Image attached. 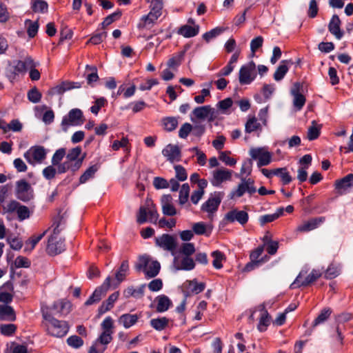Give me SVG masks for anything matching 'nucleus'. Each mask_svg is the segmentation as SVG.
Returning <instances> with one entry per match:
<instances>
[{
	"label": "nucleus",
	"instance_id": "f257e3e1",
	"mask_svg": "<svg viewBox=\"0 0 353 353\" xmlns=\"http://www.w3.org/2000/svg\"><path fill=\"white\" fill-rule=\"evenodd\" d=\"M53 314L43 312V324L48 334L57 338H62L68 334L70 325L67 321L53 317Z\"/></svg>",
	"mask_w": 353,
	"mask_h": 353
},
{
	"label": "nucleus",
	"instance_id": "f03ea898",
	"mask_svg": "<svg viewBox=\"0 0 353 353\" xmlns=\"http://www.w3.org/2000/svg\"><path fill=\"white\" fill-rule=\"evenodd\" d=\"M16 212L19 221H23L30 217L32 212L28 207L21 204L16 200H11L6 206H3L2 214Z\"/></svg>",
	"mask_w": 353,
	"mask_h": 353
},
{
	"label": "nucleus",
	"instance_id": "7ed1b4c3",
	"mask_svg": "<svg viewBox=\"0 0 353 353\" xmlns=\"http://www.w3.org/2000/svg\"><path fill=\"white\" fill-rule=\"evenodd\" d=\"M15 196L19 200L27 203L34 199V190L25 179H20L16 182Z\"/></svg>",
	"mask_w": 353,
	"mask_h": 353
},
{
	"label": "nucleus",
	"instance_id": "20e7f679",
	"mask_svg": "<svg viewBox=\"0 0 353 353\" xmlns=\"http://www.w3.org/2000/svg\"><path fill=\"white\" fill-rule=\"evenodd\" d=\"M84 122L83 112L78 108H74L64 116L61 121V128L66 132L69 126L80 125Z\"/></svg>",
	"mask_w": 353,
	"mask_h": 353
},
{
	"label": "nucleus",
	"instance_id": "39448f33",
	"mask_svg": "<svg viewBox=\"0 0 353 353\" xmlns=\"http://www.w3.org/2000/svg\"><path fill=\"white\" fill-rule=\"evenodd\" d=\"M249 220V214L246 211L239 210L238 208H233L229 210L224 216L222 222L224 225L238 222L244 226Z\"/></svg>",
	"mask_w": 353,
	"mask_h": 353
},
{
	"label": "nucleus",
	"instance_id": "423d86ee",
	"mask_svg": "<svg viewBox=\"0 0 353 353\" xmlns=\"http://www.w3.org/2000/svg\"><path fill=\"white\" fill-rule=\"evenodd\" d=\"M58 236L59 234H52L48 238L46 250L50 256L58 255L65 250V240Z\"/></svg>",
	"mask_w": 353,
	"mask_h": 353
},
{
	"label": "nucleus",
	"instance_id": "0eeeda50",
	"mask_svg": "<svg viewBox=\"0 0 353 353\" xmlns=\"http://www.w3.org/2000/svg\"><path fill=\"white\" fill-rule=\"evenodd\" d=\"M256 65L253 61L241 67L239 73V80L241 85L250 84L256 77Z\"/></svg>",
	"mask_w": 353,
	"mask_h": 353
},
{
	"label": "nucleus",
	"instance_id": "6e6552de",
	"mask_svg": "<svg viewBox=\"0 0 353 353\" xmlns=\"http://www.w3.org/2000/svg\"><path fill=\"white\" fill-rule=\"evenodd\" d=\"M46 154L47 152L43 146L35 145L27 150L23 157L30 164L34 165L35 163H41L46 159Z\"/></svg>",
	"mask_w": 353,
	"mask_h": 353
},
{
	"label": "nucleus",
	"instance_id": "1a4fd4ad",
	"mask_svg": "<svg viewBox=\"0 0 353 353\" xmlns=\"http://www.w3.org/2000/svg\"><path fill=\"white\" fill-rule=\"evenodd\" d=\"M224 196L223 192H214L208 199L202 204L201 210L209 214L216 212Z\"/></svg>",
	"mask_w": 353,
	"mask_h": 353
},
{
	"label": "nucleus",
	"instance_id": "9d476101",
	"mask_svg": "<svg viewBox=\"0 0 353 353\" xmlns=\"http://www.w3.org/2000/svg\"><path fill=\"white\" fill-rule=\"evenodd\" d=\"M250 155L253 159H258L259 168L269 165L272 161V154L264 148H252L250 150Z\"/></svg>",
	"mask_w": 353,
	"mask_h": 353
},
{
	"label": "nucleus",
	"instance_id": "9b49d317",
	"mask_svg": "<svg viewBox=\"0 0 353 353\" xmlns=\"http://www.w3.org/2000/svg\"><path fill=\"white\" fill-rule=\"evenodd\" d=\"M303 272L301 271L294 282L290 285L291 289H295L301 286H307L316 281L321 276V274L319 270L314 269L305 279H303Z\"/></svg>",
	"mask_w": 353,
	"mask_h": 353
},
{
	"label": "nucleus",
	"instance_id": "f8f14e48",
	"mask_svg": "<svg viewBox=\"0 0 353 353\" xmlns=\"http://www.w3.org/2000/svg\"><path fill=\"white\" fill-rule=\"evenodd\" d=\"M70 303L63 300L55 301L51 307H46L41 308V314L43 316V312L48 314H53V317L66 315L69 313Z\"/></svg>",
	"mask_w": 353,
	"mask_h": 353
},
{
	"label": "nucleus",
	"instance_id": "ddd939ff",
	"mask_svg": "<svg viewBox=\"0 0 353 353\" xmlns=\"http://www.w3.org/2000/svg\"><path fill=\"white\" fill-rule=\"evenodd\" d=\"M303 90V84L299 82L294 83L291 89V94L293 96V105L296 111L302 110L306 102L305 97L301 93Z\"/></svg>",
	"mask_w": 353,
	"mask_h": 353
},
{
	"label": "nucleus",
	"instance_id": "4468645a",
	"mask_svg": "<svg viewBox=\"0 0 353 353\" xmlns=\"http://www.w3.org/2000/svg\"><path fill=\"white\" fill-rule=\"evenodd\" d=\"M155 243L163 250L171 252L176 250L177 245L176 239L169 234H163L161 236L156 238Z\"/></svg>",
	"mask_w": 353,
	"mask_h": 353
},
{
	"label": "nucleus",
	"instance_id": "2eb2a0df",
	"mask_svg": "<svg viewBox=\"0 0 353 353\" xmlns=\"http://www.w3.org/2000/svg\"><path fill=\"white\" fill-rule=\"evenodd\" d=\"M148 214L150 216V221L156 223L159 217V214L154 205L153 206V208L149 209L148 212L145 206H141L137 216V222L139 224L145 223L147 221Z\"/></svg>",
	"mask_w": 353,
	"mask_h": 353
},
{
	"label": "nucleus",
	"instance_id": "dca6fc26",
	"mask_svg": "<svg viewBox=\"0 0 353 353\" xmlns=\"http://www.w3.org/2000/svg\"><path fill=\"white\" fill-rule=\"evenodd\" d=\"M341 21L337 14H334L328 24L329 32L334 36V37L341 40L344 36V31L341 29Z\"/></svg>",
	"mask_w": 353,
	"mask_h": 353
},
{
	"label": "nucleus",
	"instance_id": "f3484780",
	"mask_svg": "<svg viewBox=\"0 0 353 353\" xmlns=\"http://www.w3.org/2000/svg\"><path fill=\"white\" fill-rule=\"evenodd\" d=\"M162 154L171 163L179 161L181 158V152L178 145L168 144L162 150Z\"/></svg>",
	"mask_w": 353,
	"mask_h": 353
},
{
	"label": "nucleus",
	"instance_id": "a211bd4d",
	"mask_svg": "<svg viewBox=\"0 0 353 353\" xmlns=\"http://www.w3.org/2000/svg\"><path fill=\"white\" fill-rule=\"evenodd\" d=\"M257 309L261 312L257 329L259 332H263L267 330V327L270 324L271 316L265 308V303L260 304Z\"/></svg>",
	"mask_w": 353,
	"mask_h": 353
},
{
	"label": "nucleus",
	"instance_id": "6ab92c4d",
	"mask_svg": "<svg viewBox=\"0 0 353 353\" xmlns=\"http://www.w3.org/2000/svg\"><path fill=\"white\" fill-rule=\"evenodd\" d=\"M232 172L226 169H218L213 172L211 183L214 187H219L224 181L230 180Z\"/></svg>",
	"mask_w": 353,
	"mask_h": 353
},
{
	"label": "nucleus",
	"instance_id": "aec40b11",
	"mask_svg": "<svg viewBox=\"0 0 353 353\" xmlns=\"http://www.w3.org/2000/svg\"><path fill=\"white\" fill-rule=\"evenodd\" d=\"M119 296V292H115L110 294L108 299L104 301L101 305L99 307L97 310V318H100L103 314L110 311L113 308L115 301L118 299Z\"/></svg>",
	"mask_w": 353,
	"mask_h": 353
},
{
	"label": "nucleus",
	"instance_id": "412c9836",
	"mask_svg": "<svg viewBox=\"0 0 353 353\" xmlns=\"http://www.w3.org/2000/svg\"><path fill=\"white\" fill-rule=\"evenodd\" d=\"M162 205V212L166 216H174L176 214V210L172 205V197L171 194H163L161 199Z\"/></svg>",
	"mask_w": 353,
	"mask_h": 353
},
{
	"label": "nucleus",
	"instance_id": "4be33fe9",
	"mask_svg": "<svg viewBox=\"0 0 353 353\" xmlns=\"http://www.w3.org/2000/svg\"><path fill=\"white\" fill-rule=\"evenodd\" d=\"M353 186V174L350 173L341 179L335 181V190L340 194H343L344 191Z\"/></svg>",
	"mask_w": 353,
	"mask_h": 353
},
{
	"label": "nucleus",
	"instance_id": "5701e85b",
	"mask_svg": "<svg viewBox=\"0 0 353 353\" xmlns=\"http://www.w3.org/2000/svg\"><path fill=\"white\" fill-rule=\"evenodd\" d=\"M325 220V218L324 216L312 218L307 222H305L303 224L299 225L297 228V231L301 232H306L313 230L317 228L321 223H323Z\"/></svg>",
	"mask_w": 353,
	"mask_h": 353
},
{
	"label": "nucleus",
	"instance_id": "b1692460",
	"mask_svg": "<svg viewBox=\"0 0 353 353\" xmlns=\"http://www.w3.org/2000/svg\"><path fill=\"white\" fill-rule=\"evenodd\" d=\"M81 152H82V149L80 146H77L75 148H73L69 150L68 154H65L66 155L65 160L70 163H72V164L74 163H76L77 161H79L80 162L79 169H80L83 164V160H84L85 156L84 154L80 157Z\"/></svg>",
	"mask_w": 353,
	"mask_h": 353
},
{
	"label": "nucleus",
	"instance_id": "393cba45",
	"mask_svg": "<svg viewBox=\"0 0 353 353\" xmlns=\"http://www.w3.org/2000/svg\"><path fill=\"white\" fill-rule=\"evenodd\" d=\"M293 64L292 59L282 60L274 73L273 77L275 81L282 80L289 70L288 65Z\"/></svg>",
	"mask_w": 353,
	"mask_h": 353
},
{
	"label": "nucleus",
	"instance_id": "a878e982",
	"mask_svg": "<svg viewBox=\"0 0 353 353\" xmlns=\"http://www.w3.org/2000/svg\"><path fill=\"white\" fill-rule=\"evenodd\" d=\"M13 63L14 71H17L19 74H24L27 72L29 67L34 66L33 59L30 57H26L24 61L17 60Z\"/></svg>",
	"mask_w": 353,
	"mask_h": 353
},
{
	"label": "nucleus",
	"instance_id": "bb28decb",
	"mask_svg": "<svg viewBox=\"0 0 353 353\" xmlns=\"http://www.w3.org/2000/svg\"><path fill=\"white\" fill-rule=\"evenodd\" d=\"M0 320L14 321L16 313L14 308L8 305H0Z\"/></svg>",
	"mask_w": 353,
	"mask_h": 353
},
{
	"label": "nucleus",
	"instance_id": "cd10ccee",
	"mask_svg": "<svg viewBox=\"0 0 353 353\" xmlns=\"http://www.w3.org/2000/svg\"><path fill=\"white\" fill-rule=\"evenodd\" d=\"M199 32V26L194 25L191 26L190 25L181 26L177 30V33L182 35L185 38H191L196 36Z\"/></svg>",
	"mask_w": 353,
	"mask_h": 353
},
{
	"label": "nucleus",
	"instance_id": "c85d7f7f",
	"mask_svg": "<svg viewBox=\"0 0 353 353\" xmlns=\"http://www.w3.org/2000/svg\"><path fill=\"white\" fill-rule=\"evenodd\" d=\"M156 301L157 303L156 307L157 312H164L172 305V301L165 294L157 296Z\"/></svg>",
	"mask_w": 353,
	"mask_h": 353
},
{
	"label": "nucleus",
	"instance_id": "c756f323",
	"mask_svg": "<svg viewBox=\"0 0 353 353\" xmlns=\"http://www.w3.org/2000/svg\"><path fill=\"white\" fill-rule=\"evenodd\" d=\"M79 164L80 162L77 161L72 164V163H69L66 160L63 163H59L57 165V172L58 174L65 173L68 171H70L72 174H74L79 170Z\"/></svg>",
	"mask_w": 353,
	"mask_h": 353
},
{
	"label": "nucleus",
	"instance_id": "7c9ffc66",
	"mask_svg": "<svg viewBox=\"0 0 353 353\" xmlns=\"http://www.w3.org/2000/svg\"><path fill=\"white\" fill-rule=\"evenodd\" d=\"M332 310L330 307L323 308L316 318L314 320L312 327L314 328L321 324L324 323L331 316Z\"/></svg>",
	"mask_w": 353,
	"mask_h": 353
},
{
	"label": "nucleus",
	"instance_id": "2f4dec72",
	"mask_svg": "<svg viewBox=\"0 0 353 353\" xmlns=\"http://www.w3.org/2000/svg\"><path fill=\"white\" fill-rule=\"evenodd\" d=\"M139 319V316L137 314H123L119 317L118 322L128 329L134 325Z\"/></svg>",
	"mask_w": 353,
	"mask_h": 353
},
{
	"label": "nucleus",
	"instance_id": "473e14b6",
	"mask_svg": "<svg viewBox=\"0 0 353 353\" xmlns=\"http://www.w3.org/2000/svg\"><path fill=\"white\" fill-rule=\"evenodd\" d=\"M106 292L107 291L100 286L97 287L88 299L85 302V305L88 306L99 302L102 297L106 294Z\"/></svg>",
	"mask_w": 353,
	"mask_h": 353
},
{
	"label": "nucleus",
	"instance_id": "72a5a7b5",
	"mask_svg": "<svg viewBox=\"0 0 353 353\" xmlns=\"http://www.w3.org/2000/svg\"><path fill=\"white\" fill-rule=\"evenodd\" d=\"M160 269L161 265L159 261H150L144 273L145 278L151 279L155 277L159 274Z\"/></svg>",
	"mask_w": 353,
	"mask_h": 353
},
{
	"label": "nucleus",
	"instance_id": "f704fd0d",
	"mask_svg": "<svg viewBox=\"0 0 353 353\" xmlns=\"http://www.w3.org/2000/svg\"><path fill=\"white\" fill-rule=\"evenodd\" d=\"M169 321V319L165 316L158 317L152 319L150 321V325L152 328L160 332L168 326Z\"/></svg>",
	"mask_w": 353,
	"mask_h": 353
},
{
	"label": "nucleus",
	"instance_id": "c9c22d12",
	"mask_svg": "<svg viewBox=\"0 0 353 353\" xmlns=\"http://www.w3.org/2000/svg\"><path fill=\"white\" fill-rule=\"evenodd\" d=\"M145 285L143 284L138 289H134L132 286L127 288L123 291V295L125 298L133 296L134 298H141L144 294Z\"/></svg>",
	"mask_w": 353,
	"mask_h": 353
},
{
	"label": "nucleus",
	"instance_id": "e433bc0d",
	"mask_svg": "<svg viewBox=\"0 0 353 353\" xmlns=\"http://www.w3.org/2000/svg\"><path fill=\"white\" fill-rule=\"evenodd\" d=\"M273 174H274V176H277L281 178L283 185H288L292 181V178L286 168H276Z\"/></svg>",
	"mask_w": 353,
	"mask_h": 353
},
{
	"label": "nucleus",
	"instance_id": "4c0bfd02",
	"mask_svg": "<svg viewBox=\"0 0 353 353\" xmlns=\"http://www.w3.org/2000/svg\"><path fill=\"white\" fill-rule=\"evenodd\" d=\"M159 17H157L156 14L149 12L146 15H143L141 21L138 23L137 28L141 30L145 28L148 25L153 24L155 21L158 19Z\"/></svg>",
	"mask_w": 353,
	"mask_h": 353
},
{
	"label": "nucleus",
	"instance_id": "58836bf2",
	"mask_svg": "<svg viewBox=\"0 0 353 353\" xmlns=\"http://www.w3.org/2000/svg\"><path fill=\"white\" fill-rule=\"evenodd\" d=\"M212 110V109L210 105H204L195 108L192 113L197 119H205L211 112L212 114H213Z\"/></svg>",
	"mask_w": 353,
	"mask_h": 353
},
{
	"label": "nucleus",
	"instance_id": "ea45409f",
	"mask_svg": "<svg viewBox=\"0 0 353 353\" xmlns=\"http://www.w3.org/2000/svg\"><path fill=\"white\" fill-rule=\"evenodd\" d=\"M99 169V165L94 164L90 166L80 176L79 183L81 184L86 183L90 179L92 178L94 174Z\"/></svg>",
	"mask_w": 353,
	"mask_h": 353
},
{
	"label": "nucleus",
	"instance_id": "a19ab883",
	"mask_svg": "<svg viewBox=\"0 0 353 353\" xmlns=\"http://www.w3.org/2000/svg\"><path fill=\"white\" fill-rule=\"evenodd\" d=\"M129 270V263L128 260L122 261L119 268L115 273V277L117 280L118 284H120L123 281L125 280L126 276V272Z\"/></svg>",
	"mask_w": 353,
	"mask_h": 353
},
{
	"label": "nucleus",
	"instance_id": "79ce46f5",
	"mask_svg": "<svg viewBox=\"0 0 353 353\" xmlns=\"http://www.w3.org/2000/svg\"><path fill=\"white\" fill-rule=\"evenodd\" d=\"M122 16V12L121 10L118 9L113 13L108 15L103 22L100 24L101 28L105 29L107 26L112 24L113 22L119 20Z\"/></svg>",
	"mask_w": 353,
	"mask_h": 353
},
{
	"label": "nucleus",
	"instance_id": "37998d69",
	"mask_svg": "<svg viewBox=\"0 0 353 353\" xmlns=\"http://www.w3.org/2000/svg\"><path fill=\"white\" fill-rule=\"evenodd\" d=\"M211 256L214 258L212 261L213 267L217 270L222 268V261L226 259L225 254L219 250H215L212 252Z\"/></svg>",
	"mask_w": 353,
	"mask_h": 353
},
{
	"label": "nucleus",
	"instance_id": "c03bdc74",
	"mask_svg": "<svg viewBox=\"0 0 353 353\" xmlns=\"http://www.w3.org/2000/svg\"><path fill=\"white\" fill-rule=\"evenodd\" d=\"M184 59V52H179L177 54L170 58L167 65L170 68L176 69Z\"/></svg>",
	"mask_w": 353,
	"mask_h": 353
},
{
	"label": "nucleus",
	"instance_id": "a18cd8bd",
	"mask_svg": "<svg viewBox=\"0 0 353 353\" xmlns=\"http://www.w3.org/2000/svg\"><path fill=\"white\" fill-rule=\"evenodd\" d=\"M188 290L192 293L196 294L203 292L205 290V284L204 283H198L196 279L187 281Z\"/></svg>",
	"mask_w": 353,
	"mask_h": 353
},
{
	"label": "nucleus",
	"instance_id": "49530a36",
	"mask_svg": "<svg viewBox=\"0 0 353 353\" xmlns=\"http://www.w3.org/2000/svg\"><path fill=\"white\" fill-rule=\"evenodd\" d=\"M26 25L27 27V34L30 38H34L39 30V23L37 21H32L30 19H27L25 21Z\"/></svg>",
	"mask_w": 353,
	"mask_h": 353
},
{
	"label": "nucleus",
	"instance_id": "de8ad7c7",
	"mask_svg": "<svg viewBox=\"0 0 353 353\" xmlns=\"http://www.w3.org/2000/svg\"><path fill=\"white\" fill-rule=\"evenodd\" d=\"M195 267V263L194 260L188 256H184L181 261V265L176 266V270H192Z\"/></svg>",
	"mask_w": 353,
	"mask_h": 353
},
{
	"label": "nucleus",
	"instance_id": "09e8293b",
	"mask_svg": "<svg viewBox=\"0 0 353 353\" xmlns=\"http://www.w3.org/2000/svg\"><path fill=\"white\" fill-rule=\"evenodd\" d=\"M150 262V258L148 255H143L139 257L138 262L135 265V270L137 272H143L145 273L146 268H148L149 263Z\"/></svg>",
	"mask_w": 353,
	"mask_h": 353
},
{
	"label": "nucleus",
	"instance_id": "8fccbe9b",
	"mask_svg": "<svg viewBox=\"0 0 353 353\" xmlns=\"http://www.w3.org/2000/svg\"><path fill=\"white\" fill-rule=\"evenodd\" d=\"M108 32L105 31L101 32H96L94 33L90 39L86 42V44H93V45H98L101 43L107 37Z\"/></svg>",
	"mask_w": 353,
	"mask_h": 353
},
{
	"label": "nucleus",
	"instance_id": "3c124183",
	"mask_svg": "<svg viewBox=\"0 0 353 353\" xmlns=\"http://www.w3.org/2000/svg\"><path fill=\"white\" fill-rule=\"evenodd\" d=\"M48 9V4L44 0H35L34 1L32 10L34 12H47Z\"/></svg>",
	"mask_w": 353,
	"mask_h": 353
},
{
	"label": "nucleus",
	"instance_id": "603ef678",
	"mask_svg": "<svg viewBox=\"0 0 353 353\" xmlns=\"http://www.w3.org/2000/svg\"><path fill=\"white\" fill-rule=\"evenodd\" d=\"M248 185L244 184L243 181L239 184L237 189L232 190L230 194V198L234 199L235 197L240 198L241 197L245 192L249 194Z\"/></svg>",
	"mask_w": 353,
	"mask_h": 353
},
{
	"label": "nucleus",
	"instance_id": "864d4df0",
	"mask_svg": "<svg viewBox=\"0 0 353 353\" xmlns=\"http://www.w3.org/2000/svg\"><path fill=\"white\" fill-rule=\"evenodd\" d=\"M86 70H90L91 71V73L87 75V83L88 85L93 86L92 83L97 82L99 79L97 74V68L96 66L87 65Z\"/></svg>",
	"mask_w": 353,
	"mask_h": 353
},
{
	"label": "nucleus",
	"instance_id": "5fc2aeb1",
	"mask_svg": "<svg viewBox=\"0 0 353 353\" xmlns=\"http://www.w3.org/2000/svg\"><path fill=\"white\" fill-rule=\"evenodd\" d=\"M312 125L308 128L307 139L310 141H313L319 138L321 134V128L316 125V121L312 122Z\"/></svg>",
	"mask_w": 353,
	"mask_h": 353
},
{
	"label": "nucleus",
	"instance_id": "6e6d98bb",
	"mask_svg": "<svg viewBox=\"0 0 353 353\" xmlns=\"http://www.w3.org/2000/svg\"><path fill=\"white\" fill-rule=\"evenodd\" d=\"M190 194V186L188 183H184L182 185L181 188L179 192V203L181 205L185 204L189 198Z\"/></svg>",
	"mask_w": 353,
	"mask_h": 353
},
{
	"label": "nucleus",
	"instance_id": "4d7b16f0",
	"mask_svg": "<svg viewBox=\"0 0 353 353\" xmlns=\"http://www.w3.org/2000/svg\"><path fill=\"white\" fill-rule=\"evenodd\" d=\"M163 123L166 131L172 132L176 128L178 121L174 117H166L163 119Z\"/></svg>",
	"mask_w": 353,
	"mask_h": 353
},
{
	"label": "nucleus",
	"instance_id": "13d9d810",
	"mask_svg": "<svg viewBox=\"0 0 353 353\" xmlns=\"http://www.w3.org/2000/svg\"><path fill=\"white\" fill-rule=\"evenodd\" d=\"M28 99L30 101L34 103H39L42 97L41 93L39 92V90L36 88L34 87L32 89H30L28 92Z\"/></svg>",
	"mask_w": 353,
	"mask_h": 353
},
{
	"label": "nucleus",
	"instance_id": "bf43d9fd",
	"mask_svg": "<svg viewBox=\"0 0 353 353\" xmlns=\"http://www.w3.org/2000/svg\"><path fill=\"white\" fill-rule=\"evenodd\" d=\"M224 29L223 28L216 27L208 32H206L203 34V39L206 41L209 42L211 39L215 38L219 36L223 32Z\"/></svg>",
	"mask_w": 353,
	"mask_h": 353
},
{
	"label": "nucleus",
	"instance_id": "052dcab7",
	"mask_svg": "<svg viewBox=\"0 0 353 353\" xmlns=\"http://www.w3.org/2000/svg\"><path fill=\"white\" fill-rule=\"evenodd\" d=\"M261 128V124L257 122L256 119L253 117L249 119L245 123V132L251 133L259 130Z\"/></svg>",
	"mask_w": 353,
	"mask_h": 353
},
{
	"label": "nucleus",
	"instance_id": "680f3d73",
	"mask_svg": "<svg viewBox=\"0 0 353 353\" xmlns=\"http://www.w3.org/2000/svg\"><path fill=\"white\" fill-rule=\"evenodd\" d=\"M67 343L69 346L78 349L83 345V340L79 336L72 335L67 339Z\"/></svg>",
	"mask_w": 353,
	"mask_h": 353
},
{
	"label": "nucleus",
	"instance_id": "e2e57ef3",
	"mask_svg": "<svg viewBox=\"0 0 353 353\" xmlns=\"http://www.w3.org/2000/svg\"><path fill=\"white\" fill-rule=\"evenodd\" d=\"M66 154V150L64 148H59L56 150L54 154H53L52 157V164L53 165H59V163L62 161L63 157Z\"/></svg>",
	"mask_w": 353,
	"mask_h": 353
},
{
	"label": "nucleus",
	"instance_id": "0e129e2a",
	"mask_svg": "<svg viewBox=\"0 0 353 353\" xmlns=\"http://www.w3.org/2000/svg\"><path fill=\"white\" fill-rule=\"evenodd\" d=\"M6 240L12 250H19L23 246L22 241L18 237L9 236Z\"/></svg>",
	"mask_w": 353,
	"mask_h": 353
},
{
	"label": "nucleus",
	"instance_id": "69168bd1",
	"mask_svg": "<svg viewBox=\"0 0 353 353\" xmlns=\"http://www.w3.org/2000/svg\"><path fill=\"white\" fill-rule=\"evenodd\" d=\"M194 252L195 248L192 243H183L180 249V252L188 257H190Z\"/></svg>",
	"mask_w": 353,
	"mask_h": 353
},
{
	"label": "nucleus",
	"instance_id": "338daca9",
	"mask_svg": "<svg viewBox=\"0 0 353 353\" xmlns=\"http://www.w3.org/2000/svg\"><path fill=\"white\" fill-rule=\"evenodd\" d=\"M113 332H102L99 338L95 341L96 343H101L104 345L109 344L112 340Z\"/></svg>",
	"mask_w": 353,
	"mask_h": 353
},
{
	"label": "nucleus",
	"instance_id": "774afa93",
	"mask_svg": "<svg viewBox=\"0 0 353 353\" xmlns=\"http://www.w3.org/2000/svg\"><path fill=\"white\" fill-rule=\"evenodd\" d=\"M16 330L17 326L14 324H3L0 326V332L4 336H12Z\"/></svg>",
	"mask_w": 353,
	"mask_h": 353
}]
</instances>
